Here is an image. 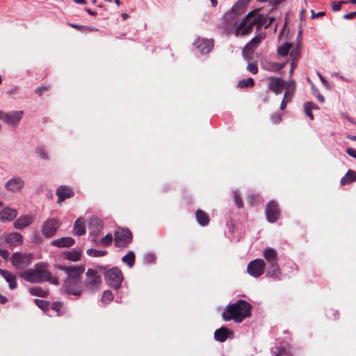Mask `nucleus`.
Returning <instances> with one entry per match:
<instances>
[{
  "instance_id": "nucleus-28",
  "label": "nucleus",
  "mask_w": 356,
  "mask_h": 356,
  "mask_svg": "<svg viewBox=\"0 0 356 356\" xmlns=\"http://www.w3.org/2000/svg\"><path fill=\"white\" fill-rule=\"evenodd\" d=\"M29 292L31 295L41 297V298H46L47 297L49 292L47 290L43 289L40 286H35L31 287L29 289Z\"/></svg>"
},
{
  "instance_id": "nucleus-35",
  "label": "nucleus",
  "mask_w": 356,
  "mask_h": 356,
  "mask_svg": "<svg viewBox=\"0 0 356 356\" xmlns=\"http://www.w3.org/2000/svg\"><path fill=\"white\" fill-rule=\"evenodd\" d=\"M108 252L106 250H99L94 248H90L87 250V254L89 256L99 257L105 256Z\"/></svg>"
},
{
  "instance_id": "nucleus-31",
  "label": "nucleus",
  "mask_w": 356,
  "mask_h": 356,
  "mask_svg": "<svg viewBox=\"0 0 356 356\" xmlns=\"http://www.w3.org/2000/svg\"><path fill=\"white\" fill-rule=\"evenodd\" d=\"M195 217L197 222H209V218L206 212L202 209L195 211Z\"/></svg>"
},
{
  "instance_id": "nucleus-45",
  "label": "nucleus",
  "mask_w": 356,
  "mask_h": 356,
  "mask_svg": "<svg viewBox=\"0 0 356 356\" xmlns=\"http://www.w3.org/2000/svg\"><path fill=\"white\" fill-rule=\"evenodd\" d=\"M275 356H285L288 355L287 350L282 346H277L275 348V350L273 351Z\"/></svg>"
},
{
  "instance_id": "nucleus-57",
  "label": "nucleus",
  "mask_w": 356,
  "mask_h": 356,
  "mask_svg": "<svg viewBox=\"0 0 356 356\" xmlns=\"http://www.w3.org/2000/svg\"><path fill=\"white\" fill-rule=\"evenodd\" d=\"M356 17V11L343 15V18L345 19H352Z\"/></svg>"
},
{
  "instance_id": "nucleus-49",
  "label": "nucleus",
  "mask_w": 356,
  "mask_h": 356,
  "mask_svg": "<svg viewBox=\"0 0 356 356\" xmlns=\"http://www.w3.org/2000/svg\"><path fill=\"white\" fill-rule=\"evenodd\" d=\"M88 222L92 223V222H102L103 219L102 216H99L97 214L91 215L89 216L87 219Z\"/></svg>"
},
{
  "instance_id": "nucleus-6",
  "label": "nucleus",
  "mask_w": 356,
  "mask_h": 356,
  "mask_svg": "<svg viewBox=\"0 0 356 356\" xmlns=\"http://www.w3.org/2000/svg\"><path fill=\"white\" fill-rule=\"evenodd\" d=\"M251 0H238L232 8L230 13H227L224 16L226 22H229L234 25L237 24L236 17L245 13L246 6Z\"/></svg>"
},
{
  "instance_id": "nucleus-21",
  "label": "nucleus",
  "mask_w": 356,
  "mask_h": 356,
  "mask_svg": "<svg viewBox=\"0 0 356 356\" xmlns=\"http://www.w3.org/2000/svg\"><path fill=\"white\" fill-rule=\"evenodd\" d=\"M17 214L15 209L6 207L0 212V221H12L16 218Z\"/></svg>"
},
{
  "instance_id": "nucleus-53",
  "label": "nucleus",
  "mask_w": 356,
  "mask_h": 356,
  "mask_svg": "<svg viewBox=\"0 0 356 356\" xmlns=\"http://www.w3.org/2000/svg\"><path fill=\"white\" fill-rule=\"evenodd\" d=\"M9 252L7 250L0 248V256L5 260L8 261L9 258Z\"/></svg>"
},
{
  "instance_id": "nucleus-36",
  "label": "nucleus",
  "mask_w": 356,
  "mask_h": 356,
  "mask_svg": "<svg viewBox=\"0 0 356 356\" xmlns=\"http://www.w3.org/2000/svg\"><path fill=\"white\" fill-rule=\"evenodd\" d=\"M313 109L312 102H307L304 104V111L305 114L311 120H314V117L312 112Z\"/></svg>"
},
{
  "instance_id": "nucleus-24",
  "label": "nucleus",
  "mask_w": 356,
  "mask_h": 356,
  "mask_svg": "<svg viewBox=\"0 0 356 356\" xmlns=\"http://www.w3.org/2000/svg\"><path fill=\"white\" fill-rule=\"evenodd\" d=\"M58 228L57 224H44L42 232L44 236L51 237L55 234Z\"/></svg>"
},
{
  "instance_id": "nucleus-8",
  "label": "nucleus",
  "mask_w": 356,
  "mask_h": 356,
  "mask_svg": "<svg viewBox=\"0 0 356 356\" xmlns=\"http://www.w3.org/2000/svg\"><path fill=\"white\" fill-rule=\"evenodd\" d=\"M32 259L33 256L31 254L15 252L10 258V262L15 268L22 270L31 264Z\"/></svg>"
},
{
  "instance_id": "nucleus-32",
  "label": "nucleus",
  "mask_w": 356,
  "mask_h": 356,
  "mask_svg": "<svg viewBox=\"0 0 356 356\" xmlns=\"http://www.w3.org/2000/svg\"><path fill=\"white\" fill-rule=\"evenodd\" d=\"M293 47V44L290 42H286L283 45L277 48L278 54L286 56L288 55L291 48Z\"/></svg>"
},
{
  "instance_id": "nucleus-44",
  "label": "nucleus",
  "mask_w": 356,
  "mask_h": 356,
  "mask_svg": "<svg viewBox=\"0 0 356 356\" xmlns=\"http://www.w3.org/2000/svg\"><path fill=\"white\" fill-rule=\"evenodd\" d=\"M36 153L38 154V155L39 156H40L43 159L47 160V159H49V156H48V154H47V153L46 152V149L42 146L37 147Z\"/></svg>"
},
{
  "instance_id": "nucleus-16",
  "label": "nucleus",
  "mask_w": 356,
  "mask_h": 356,
  "mask_svg": "<svg viewBox=\"0 0 356 356\" xmlns=\"http://www.w3.org/2000/svg\"><path fill=\"white\" fill-rule=\"evenodd\" d=\"M196 49L202 54H206L211 51L213 47V41L212 40H206L199 38L196 42L194 43Z\"/></svg>"
},
{
  "instance_id": "nucleus-47",
  "label": "nucleus",
  "mask_w": 356,
  "mask_h": 356,
  "mask_svg": "<svg viewBox=\"0 0 356 356\" xmlns=\"http://www.w3.org/2000/svg\"><path fill=\"white\" fill-rule=\"evenodd\" d=\"M247 70L253 74L258 73V67L256 62L250 63L248 65Z\"/></svg>"
},
{
  "instance_id": "nucleus-26",
  "label": "nucleus",
  "mask_w": 356,
  "mask_h": 356,
  "mask_svg": "<svg viewBox=\"0 0 356 356\" xmlns=\"http://www.w3.org/2000/svg\"><path fill=\"white\" fill-rule=\"evenodd\" d=\"M81 251L72 250L63 253V257L72 261H78L81 259Z\"/></svg>"
},
{
  "instance_id": "nucleus-13",
  "label": "nucleus",
  "mask_w": 356,
  "mask_h": 356,
  "mask_svg": "<svg viewBox=\"0 0 356 356\" xmlns=\"http://www.w3.org/2000/svg\"><path fill=\"white\" fill-rule=\"evenodd\" d=\"M23 114V111H14L9 113H5L3 116V120L5 123L15 128L22 120Z\"/></svg>"
},
{
  "instance_id": "nucleus-30",
  "label": "nucleus",
  "mask_w": 356,
  "mask_h": 356,
  "mask_svg": "<svg viewBox=\"0 0 356 356\" xmlns=\"http://www.w3.org/2000/svg\"><path fill=\"white\" fill-rule=\"evenodd\" d=\"M135 258L134 253L130 251L122 258V261L126 264L129 268H131L134 265Z\"/></svg>"
},
{
  "instance_id": "nucleus-55",
  "label": "nucleus",
  "mask_w": 356,
  "mask_h": 356,
  "mask_svg": "<svg viewBox=\"0 0 356 356\" xmlns=\"http://www.w3.org/2000/svg\"><path fill=\"white\" fill-rule=\"evenodd\" d=\"M257 201V196L256 195H250L248 196V202L250 205H253Z\"/></svg>"
},
{
  "instance_id": "nucleus-54",
  "label": "nucleus",
  "mask_w": 356,
  "mask_h": 356,
  "mask_svg": "<svg viewBox=\"0 0 356 356\" xmlns=\"http://www.w3.org/2000/svg\"><path fill=\"white\" fill-rule=\"evenodd\" d=\"M311 13H312V15H311L312 19L321 17H323L325 15V13L323 11H321L317 13H315L314 10H312Z\"/></svg>"
},
{
  "instance_id": "nucleus-1",
  "label": "nucleus",
  "mask_w": 356,
  "mask_h": 356,
  "mask_svg": "<svg viewBox=\"0 0 356 356\" xmlns=\"http://www.w3.org/2000/svg\"><path fill=\"white\" fill-rule=\"evenodd\" d=\"M56 268L64 271L67 275L64 284L65 291L70 294L80 296L81 293L80 281L82 275L85 271L84 266H67L58 265L56 266Z\"/></svg>"
},
{
  "instance_id": "nucleus-61",
  "label": "nucleus",
  "mask_w": 356,
  "mask_h": 356,
  "mask_svg": "<svg viewBox=\"0 0 356 356\" xmlns=\"http://www.w3.org/2000/svg\"><path fill=\"white\" fill-rule=\"evenodd\" d=\"M19 91V88L17 87V86H15L13 87V88L10 89L8 91V94L11 95L13 94H15V93H17Z\"/></svg>"
},
{
  "instance_id": "nucleus-37",
  "label": "nucleus",
  "mask_w": 356,
  "mask_h": 356,
  "mask_svg": "<svg viewBox=\"0 0 356 356\" xmlns=\"http://www.w3.org/2000/svg\"><path fill=\"white\" fill-rule=\"evenodd\" d=\"M73 234L76 236H82L86 233V227L83 224H74Z\"/></svg>"
},
{
  "instance_id": "nucleus-20",
  "label": "nucleus",
  "mask_w": 356,
  "mask_h": 356,
  "mask_svg": "<svg viewBox=\"0 0 356 356\" xmlns=\"http://www.w3.org/2000/svg\"><path fill=\"white\" fill-rule=\"evenodd\" d=\"M6 242L9 247L20 245L22 242V236L17 232H12L6 236Z\"/></svg>"
},
{
  "instance_id": "nucleus-40",
  "label": "nucleus",
  "mask_w": 356,
  "mask_h": 356,
  "mask_svg": "<svg viewBox=\"0 0 356 356\" xmlns=\"http://www.w3.org/2000/svg\"><path fill=\"white\" fill-rule=\"evenodd\" d=\"M113 297H114L113 294L111 291H109V290L105 291L103 293V295L102 297V301L106 304L109 303L110 302H111L113 300Z\"/></svg>"
},
{
  "instance_id": "nucleus-39",
  "label": "nucleus",
  "mask_w": 356,
  "mask_h": 356,
  "mask_svg": "<svg viewBox=\"0 0 356 356\" xmlns=\"http://www.w3.org/2000/svg\"><path fill=\"white\" fill-rule=\"evenodd\" d=\"M35 303L43 311H47L49 308V302L46 300L35 299Z\"/></svg>"
},
{
  "instance_id": "nucleus-33",
  "label": "nucleus",
  "mask_w": 356,
  "mask_h": 356,
  "mask_svg": "<svg viewBox=\"0 0 356 356\" xmlns=\"http://www.w3.org/2000/svg\"><path fill=\"white\" fill-rule=\"evenodd\" d=\"M292 95H293L292 92H290L289 90H286L285 91L284 95V98L280 104L281 110L283 111L286 108L287 104L291 101Z\"/></svg>"
},
{
  "instance_id": "nucleus-62",
  "label": "nucleus",
  "mask_w": 356,
  "mask_h": 356,
  "mask_svg": "<svg viewBox=\"0 0 356 356\" xmlns=\"http://www.w3.org/2000/svg\"><path fill=\"white\" fill-rule=\"evenodd\" d=\"M14 225H15V229H21L25 227L26 226L29 225V224H14Z\"/></svg>"
},
{
  "instance_id": "nucleus-50",
  "label": "nucleus",
  "mask_w": 356,
  "mask_h": 356,
  "mask_svg": "<svg viewBox=\"0 0 356 356\" xmlns=\"http://www.w3.org/2000/svg\"><path fill=\"white\" fill-rule=\"evenodd\" d=\"M50 87L49 86H41L35 90V92L39 96H42L44 92L49 90Z\"/></svg>"
},
{
  "instance_id": "nucleus-18",
  "label": "nucleus",
  "mask_w": 356,
  "mask_h": 356,
  "mask_svg": "<svg viewBox=\"0 0 356 356\" xmlns=\"http://www.w3.org/2000/svg\"><path fill=\"white\" fill-rule=\"evenodd\" d=\"M24 182L20 177L10 179L5 185L8 191H17L24 186Z\"/></svg>"
},
{
  "instance_id": "nucleus-11",
  "label": "nucleus",
  "mask_w": 356,
  "mask_h": 356,
  "mask_svg": "<svg viewBox=\"0 0 356 356\" xmlns=\"http://www.w3.org/2000/svg\"><path fill=\"white\" fill-rule=\"evenodd\" d=\"M265 213L269 222L277 221L281 213L278 203L275 200H270L266 207Z\"/></svg>"
},
{
  "instance_id": "nucleus-60",
  "label": "nucleus",
  "mask_w": 356,
  "mask_h": 356,
  "mask_svg": "<svg viewBox=\"0 0 356 356\" xmlns=\"http://www.w3.org/2000/svg\"><path fill=\"white\" fill-rule=\"evenodd\" d=\"M285 1L286 0H270V3L272 6H278Z\"/></svg>"
},
{
  "instance_id": "nucleus-51",
  "label": "nucleus",
  "mask_w": 356,
  "mask_h": 356,
  "mask_svg": "<svg viewBox=\"0 0 356 356\" xmlns=\"http://www.w3.org/2000/svg\"><path fill=\"white\" fill-rule=\"evenodd\" d=\"M290 55L292 57V58L298 60V59L300 57V49L299 47V44H298V46L291 51Z\"/></svg>"
},
{
  "instance_id": "nucleus-64",
  "label": "nucleus",
  "mask_w": 356,
  "mask_h": 356,
  "mask_svg": "<svg viewBox=\"0 0 356 356\" xmlns=\"http://www.w3.org/2000/svg\"><path fill=\"white\" fill-rule=\"evenodd\" d=\"M85 10L90 15L95 16L97 15V13L92 11L90 8H85Z\"/></svg>"
},
{
  "instance_id": "nucleus-15",
  "label": "nucleus",
  "mask_w": 356,
  "mask_h": 356,
  "mask_svg": "<svg viewBox=\"0 0 356 356\" xmlns=\"http://www.w3.org/2000/svg\"><path fill=\"white\" fill-rule=\"evenodd\" d=\"M58 196V204H60L64 202L66 199L70 198L74 195V193L72 189L67 186H60L58 187L56 192Z\"/></svg>"
},
{
  "instance_id": "nucleus-9",
  "label": "nucleus",
  "mask_w": 356,
  "mask_h": 356,
  "mask_svg": "<svg viewBox=\"0 0 356 356\" xmlns=\"http://www.w3.org/2000/svg\"><path fill=\"white\" fill-rule=\"evenodd\" d=\"M254 14L255 10H252L246 15V17L237 26L235 33L236 35H238L239 34L245 35L252 32L253 27L255 25L253 19V15Z\"/></svg>"
},
{
  "instance_id": "nucleus-38",
  "label": "nucleus",
  "mask_w": 356,
  "mask_h": 356,
  "mask_svg": "<svg viewBox=\"0 0 356 356\" xmlns=\"http://www.w3.org/2000/svg\"><path fill=\"white\" fill-rule=\"evenodd\" d=\"M261 42V38L259 36H255L250 41L249 43L247 44V45L245 46V49H249L251 51V52L253 51L254 50V47H252L253 45H255L257 46L258 44H259Z\"/></svg>"
},
{
  "instance_id": "nucleus-4",
  "label": "nucleus",
  "mask_w": 356,
  "mask_h": 356,
  "mask_svg": "<svg viewBox=\"0 0 356 356\" xmlns=\"http://www.w3.org/2000/svg\"><path fill=\"white\" fill-rule=\"evenodd\" d=\"M263 256L268 265L266 275L273 278H278L281 272L278 266V257L277 252L271 248L264 250Z\"/></svg>"
},
{
  "instance_id": "nucleus-59",
  "label": "nucleus",
  "mask_w": 356,
  "mask_h": 356,
  "mask_svg": "<svg viewBox=\"0 0 356 356\" xmlns=\"http://www.w3.org/2000/svg\"><path fill=\"white\" fill-rule=\"evenodd\" d=\"M94 270H97L98 271V273L100 272V273H104V275H105V272L108 270H106V267L102 266H96V268Z\"/></svg>"
},
{
  "instance_id": "nucleus-25",
  "label": "nucleus",
  "mask_w": 356,
  "mask_h": 356,
  "mask_svg": "<svg viewBox=\"0 0 356 356\" xmlns=\"http://www.w3.org/2000/svg\"><path fill=\"white\" fill-rule=\"evenodd\" d=\"M253 15L254 23L257 26V30L261 29L262 26L265 27L267 24V17L264 15L259 13L257 10H255V14Z\"/></svg>"
},
{
  "instance_id": "nucleus-19",
  "label": "nucleus",
  "mask_w": 356,
  "mask_h": 356,
  "mask_svg": "<svg viewBox=\"0 0 356 356\" xmlns=\"http://www.w3.org/2000/svg\"><path fill=\"white\" fill-rule=\"evenodd\" d=\"M0 275L6 280L8 283L9 288L10 289H15L17 287V283L16 281V275L11 272L3 270L0 268Z\"/></svg>"
},
{
  "instance_id": "nucleus-27",
  "label": "nucleus",
  "mask_w": 356,
  "mask_h": 356,
  "mask_svg": "<svg viewBox=\"0 0 356 356\" xmlns=\"http://www.w3.org/2000/svg\"><path fill=\"white\" fill-rule=\"evenodd\" d=\"M255 83L252 78H248L241 79L237 83V87L243 89V88H252L254 86Z\"/></svg>"
},
{
  "instance_id": "nucleus-12",
  "label": "nucleus",
  "mask_w": 356,
  "mask_h": 356,
  "mask_svg": "<svg viewBox=\"0 0 356 356\" xmlns=\"http://www.w3.org/2000/svg\"><path fill=\"white\" fill-rule=\"evenodd\" d=\"M266 264L261 259H257L250 261L247 267L248 273L254 277L261 276L265 270Z\"/></svg>"
},
{
  "instance_id": "nucleus-5",
  "label": "nucleus",
  "mask_w": 356,
  "mask_h": 356,
  "mask_svg": "<svg viewBox=\"0 0 356 356\" xmlns=\"http://www.w3.org/2000/svg\"><path fill=\"white\" fill-rule=\"evenodd\" d=\"M102 283V277L97 270L88 268L86 273L84 286L87 291L95 293L99 290Z\"/></svg>"
},
{
  "instance_id": "nucleus-41",
  "label": "nucleus",
  "mask_w": 356,
  "mask_h": 356,
  "mask_svg": "<svg viewBox=\"0 0 356 356\" xmlns=\"http://www.w3.org/2000/svg\"><path fill=\"white\" fill-rule=\"evenodd\" d=\"M113 242V236L111 234H107L105 236L102 238L100 243L102 245L108 247Z\"/></svg>"
},
{
  "instance_id": "nucleus-34",
  "label": "nucleus",
  "mask_w": 356,
  "mask_h": 356,
  "mask_svg": "<svg viewBox=\"0 0 356 356\" xmlns=\"http://www.w3.org/2000/svg\"><path fill=\"white\" fill-rule=\"evenodd\" d=\"M286 65V63H277V62H273V63H268V71H272V72H278L280 70H281L282 69H283Z\"/></svg>"
},
{
  "instance_id": "nucleus-2",
  "label": "nucleus",
  "mask_w": 356,
  "mask_h": 356,
  "mask_svg": "<svg viewBox=\"0 0 356 356\" xmlns=\"http://www.w3.org/2000/svg\"><path fill=\"white\" fill-rule=\"evenodd\" d=\"M48 264L46 263L36 264L33 268L22 272L19 275L25 281L31 283H42L48 282L51 284L58 285L57 278L53 277L50 271L47 270Z\"/></svg>"
},
{
  "instance_id": "nucleus-23",
  "label": "nucleus",
  "mask_w": 356,
  "mask_h": 356,
  "mask_svg": "<svg viewBox=\"0 0 356 356\" xmlns=\"http://www.w3.org/2000/svg\"><path fill=\"white\" fill-rule=\"evenodd\" d=\"M354 181H356V171L348 170L346 174L341 179L340 184L346 186Z\"/></svg>"
},
{
  "instance_id": "nucleus-46",
  "label": "nucleus",
  "mask_w": 356,
  "mask_h": 356,
  "mask_svg": "<svg viewBox=\"0 0 356 356\" xmlns=\"http://www.w3.org/2000/svg\"><path fill=\"white\" fill-rule=\"evenodd\" d=\"M282 115L278 112L274 113L270 115V120L273 123L278 124L282 121Z\"/></svg>"
},
{
  "instance_id": "nucleus-3",
  "label": "nucleus",
  "mask_w": 356,
  "mask_h": 356,
  "mask_svg": "<svg viewBox=\"0 0 356 356\" xmlns=\"http://www.w3.org/2000/svg\"><path fill=\"white\" fill-rule=\"evenodd\" d=\"M251 305L245 300H239L232 305L227 307L223 312L222 317L225 321L233 320L236 323H241L251 315Z\"/></svg>"
},
{
  "instance_id": "nucleus-56",
  "label": "nucleus",
  "mask_w": 356,
  "mask_h": 356,
  "mask_svg": "<svg viewBox=\"0 0 356 356\" xmlns=\"http://www.w3.org/2000/svg\"><path fill=\"white\" fill-rule=\"evenodd\" d=\"M346 152L347 154H348L350 156L356 159V150L355 149L348 147L346 149Z\"/></svg>"
},
{
  "instance_id": "nucleus-17",
  "label": "nucleus",
  "mask_w": 356,
  "mask_h": 356,
  "mask_svg": "<svg viewBox=\"0 0 356 356\" xmlns=\"http://www.w3.org/2000/svg\"><path fill=\"white\" fill-rule=\"evenodd\" d=\"M234 335L233 331L226 327H222L217 329L214 332V338L216 341L224 342L226 339L231 336Z\"/></svg>"
},
{
  "instance_id": "nucleus-29",
  "label": "nucleus",
  "mask_w": 356,
  "mask_h": 356,
  "mask_svg": "<svg viewBox=\"0 0 356 356\" xmlns=\"http://www.w3.org/2000/svg\"><path fill=\"white\" fill-rule=\"evenodd\" d=\"M68 25L75 29H77L80 31L85 32H95V31H99V29L95 27V26H83V25H79L76 24H71L68 23Z\"/></svg>"
},
{
  "instance_id": "nucleus-58",
  "label": "nucleus",
  "mask_w": 356,
  "mask_h": 356,
  "mask_svg": "<svg viewBox=\"0 0 356 356\" xmlns=\"http://www.w3.org/2000/svg\"><path fill=\"white\" fill-rule=\"evenodd\" d=\"M155 260V257L154 254H147L146 256H145V261L146 262L150 264V263H153Z\"/></svg>"
},
{
  "instance_id": "nucleus-63",
  "label": "nucleus",
  "mask_w": 356,
  "mask_h": 356,
  "mask_svg": "<svg viewBox=\"0 0 356 356\" xmlns=\"http://www.w3.org/2000/svg\"><path fill=\"white\" fill-rule=\"evenodd\" d=\"M316 97L320 102L323 103L325 102L324 97L319 92H318Z\"/></svg>"
},
{
  "instance_id": "nucleus-52",
  "label": "nucleus",
  "mask_w": 356,
  "mask_h": 356,
  "mask_svg": "<svg viewBox=\"0 0 356 356\" xmlns=\"http://www.w3.org/2000/svg\"><path fill=\"white\" fill-rule=\"evenodd\" d=\"M63 307V305L62 302H55L52 304L51 309L58 312V314H60L62 311Z\"/></svg>"
},
{
  "instance_id": "nucleus-48",
  "label": "nucleus",
  "mask_w": 356,
  "mask_h": 356,
  "mask_svg": "<svg viewBox=\"0 0 356 356\" xmlns=\"http://www.w3.org/2000/svg\"><path fill=\"white\" fill-rule=\"evenodd\" d=\"M346 3V1H333L331 3L332 9L333 11H339L341 10L342 4Z\"/></svg>"
},
{
  "instance_id": "nucleus-42",
  "label": "nucleus",
  "mask_w": 356,
  "mask_h": 356,
  "mask_svg": "<svg viewBox=\"0 0 356 356\" xmlns=\"http://www.w3.org/2000/svg\"><path fill=\"white\" fill-rule=\"evenodd\" d=\"M233 193H234V202H235L236 207L239 209L243 208V200H242L240 194L238 193V192L237 191H234Z\"/></svg>"
},
{
  "instance_id": "nucleus-10",
  "label": "nucleus",
  "mask_w": 356,
  "mask_h": 356,
  "mask_svg": "<svg viewBox=\"0 0 356 356\" xmlns=\"http://www.w3.org/2000/svg\"><path fill=\"white\" fill-rule=\"evenodd\" d=\"M132 241V234L128 229H121L115 233V245L124 248Z\"/></svg>"
},
{
  "instance_id": "nucleus-14",
  "label": "nucleus",
  "mask_w": 356,
  "mask_h": 356,
  "mask_svg": "<svg viewBox=\"0 0 356 356\" xmlns=\"http://www.w3.org/2000/svg\"><path fill=\"white\" fill-rule=\"evenodd\" d=\"M268 89L275 94H280L285 86L284 81L278 77L270 76L268 79Z\"/></svg>"
},
{
  "instance_id": "nucleus-43",
  "label": "nucleus",
  "mask_w": 356,
  "mask_h": 356,
  "mask_svg": "<svg viewBox=\"0 0 356 356\" xmlns=\"http://www.w3.org/2000/svg\"><path fill=\"white\" fill-rule=\"evenodd\" d=\"M35 220L34 217L32 215H25L21 216L19 219L17 220L15 222H32Z\"/></svg>"
},
{
  "instance_id": "nucleus-7",
  "label": "nucleus",
  "mask_w": 356,
  "mask_h": 356,
  "mask_svg": "<svg viewBox=\"0 0 356 356\" xmlns=\"http://www.w3.org/2000/svg\"><path fill=\"white\" fill-rule=\"evenodd\" d=\"M123 275L122 271L117 267L105 272V280L111 287L118 289L121 287Z\"/></svg>"
},
{
  "instance_id": "nucleus-22",
  "label": "nucleus",
  "mask_w": 356,
  "mask_h": 356,
  "mask_svg": "<svg viewBox=\"0 0 356 356\" xmlns=\"http://www.w3.org/2000/svg\"><path fill=\"white\" fill-rule=\"evenodd\" d=\"M74 243V240L71 237H63L52 242V245L59 248L70 247Z\"/></svg>"
}]
</instances>
